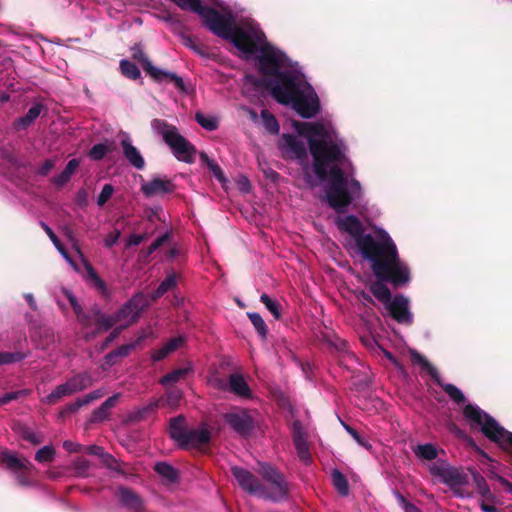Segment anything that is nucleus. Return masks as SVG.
Segmentation results:
<instances>
[{
	"instance_id": "obj_1",
	"label": "nucleus",
	"mask_w": 512,
	"mask_h": 512,
	"mask_svg": "<svg viewBox=\"0 0 512 512\" xmlns=\"http://www.w3.org/2000/svg\"><path fill=\"white\" fill-rule=\"evenodd\" d=\"M292 126L297 134H283L279 139L282 154L302 166L309 186L323 184V200L337 213L346 212L350 206L356 208L362 201L363 189L354 178L348 145L332 117L294 121Z\"/></svg>"
},
{
	"instance_id": "obj_2",
	"label": "nucleus",
	"mask_w": 512,
	"mask_h": 512,
	"mask_svg": "<svg viewBox=\"0 0 512 512\" xmlns=\"http://www.w3.org/2000/svg\"><path fill=\"white\" fill-rule=\"evenodd\" d=\"M248 23L253 26L252 31L243 39L248 49L232 44L245 58L256 54V67L268 80L271 94L278 103L291 106L302 118L315 117L320 112V100L302 68L298 63L292 62L282 50L266 41L264 32L254 19L247 17L236 20L233 32L236 33Z\"/></svg>"
},
{
	"instance_id": "obj_3",
	"label": "nucleus",
	"mask_w": 512,
	"mask_h": 512,
	"mask_svg": "<svg viewBox=\"0 0 512 512\" xmlns=\"http://www.w3.org/2000/svg\"><path fill=\"white\" fill-rule=\"evenodd\" d=\"M335 223L347 235L345 247L349 254L368 261L378 279L394 286L409 282V268L399 259L396 245L384 229L365 233L362 222L354 215L338 216Z\"/></svg>"
},
{
	"instance_id": "obj_4",
	"label": "nucleus",
	"mask_w": 512,
	"mask_h": 512,
	"mask_svg": "<svg viewBox=\"0 0 512 512\" xmlns=\"http://www.w3.org/2000/svg\"><path fill=\"white\" fill-rule=\"evenodd\" d=\"M231 472L238 484L247 492L272 501H279L287 495V483L283 476L270 464L259 463V473L267 482L268 488L259 484L258 480L247 470L234 466Z\"/></svg>"
},
{
	"instance_id": "obj_5",
	"label": "nucleus",
	"mask_w": 512,
	"mask_h": 512,
	"mask_svg": "<svg viewBox=\"0 0 512 512\" xmlns=\"http://www.w3.org/2000/svg\"><path fill=\"white\" fill-rule=\"evenodd\" d=\"M463 414L472 428H479L490 441L512 455V432L504 429L493 417L476 405L467 404Z\"/></svg>"
},
{
	"instance_id": "obj_6",
	"label": "nucleus",
	"mask_w": 512,
	"mask_h": 512,
	"mask_svg": "<svg viewBox=\"0 0 512 512\" xmlns=\"http://www.w3.org/2000/svg\"><path fill=\"white\" fill-rule=\"evenodd\" d=\"M151 129L155 134L162 137L179 161L193 162L195 148L179 133L175 126L162 119H153L151 121Z\"/></svg>"
},
{
	"instance_id": "obj_7",
	"label": "nucleus",
	"mask_w": 512,
	"mask_h": 512,
	"mask_svg": "<svg viewBox=\"0 0 512 512\" xmlns=\"http://www.w3.org/2000/svg\"><path fill=\"white\" fill-rule=\"evenodd\" d=\"M429 473L443 484L452 489L455 495L465 498L469 493L463 491L464 486L468 484V475L461 469L452 466L447 460L439 459L427 466Z\"/></svg>"
},
{
	"instance_id": "obj_8",
	"label": "nucleus",
	"mask_w": 512,
	"mask_h": 512,
	"mask_svg": "<svg viewBox=\"0 0 512 512\" xmlns=\"http://www.w3.org/2000/svg\"><path fill=\"white\" fill-rule=\"evenodd\" d=\"M92 383L93 379L90 374H77L68 379L65 383L58 385L50 394L41 398V402L47 405H53L66 396H70L90 387Z\"/></svg>"
},
{
	"instance_id": "obj_9",
	"label": "nucleus",
	"mask_w": 512,
	"mask_h": 512,
	"mask_svg": "<svg viewBox=\"0 0 512 512\" xmlns=\"http://www.w3.org/2000/svg\"><path fill=\"white\" fill-rule=\"evenodd\" d=\"M148 305L149 302L146 295L143 293H136L115 312L118 326L121 327V329H125L132 323L136 322L139 314Z\"/></svg>"
},
{
	"instance_id": "obj_10",
	"label": "nucleus",
	"mask_w": 512,
	"mask_h": 512,
	"mask_svg": "<svg viewBox=\"0 0 512 512\" xmlns=\"http://www.w3.org/2000/svg\"><path fill=\"white\" fill-rule=\"evenodd\" d=\"M132 57L142 64L143 69L149 73L155 80L162 81L169 79L174 82L177 89L180 91L185 90L183 79L175 73L155 67L140 46L136 45L132 48Z\"/></svg>"
},
{
	"instance_id": "obj_11",
	"label": "nucleus",
	"mask_w": 512,
	"mask_h": 512,
	"mask_svg": "<svg viewBox=\"0 0 512 512\" xmlns=\"http://www.w3.org/2000/svg\"><path fill=\"white\" fill-rule=\"evenodd\" d=\"M183 398V392L180 389H168L164 396L152 400L149 404L138 409L136 412V418H143L146 414L154 411L156 408H166L169 410H176Z\"/></svg>"
},
{
	"instance_id": "obj_12",
	"label": "nucleus",
	"mask_w": 512,
	"mask_h": 512,
	"mask_svg": "<svg viewBox=\"0 0 512 512\" xmlns=\"http://www.w3.org/2000/svg\"><path fill=\"white\" fill-rule=\"evenodd\" d=\"M411 358L414 363L420 365L423 370L427 371V373L443 387L444 391L448 394V396L454 402H456V403H464L465 402V396H464L463 392L460 389H458L455 385L440 383L439 375H438L436 368L433 367L424 356H422L421 354H419L416 351H412Z\"/></svg>"
},
{
	"instance_id": "obj_13",
	"label": "nucleus",
	"mask_w": 512,
	"mask_h": 512,
	"mask_svg": "<svg viewBox=\"0 0 512 512\" xmlns=\"http://www.w3.org/2000/svg\"><path fill=\"white\" fill-rule=\"evenodd\" d=\"M225 422L238 434L249 435L254 428V420L250 414L240 408L233 409L223 415Z\"/></svg>"
},
{
	"instance_id": "obj_14",
	"label": "nucleus",
	"mask_w": 512,
	"mask_h": 512,
	"mask_svg": "<svg viewBox=\"0 0 512 512\" xmlns=\"http://www.w3.org/2000/svg\"><path fill=\"white\" fill-rule=\"evenodd\" d=\"M390 315L400 324L410 325L413 315L410 311L409 299L403 295H396L385 306Z\"/></svg>"
},
{
	"instance_id": "obj_15",
	"label": "nucleus",
	"mask_w": 512,
	"mask_h": 512,
	"mask_svg": "<svg viewBox=\"0 0 512 512\" xmlns=\"http://www.w3.org/2000/svg\"><path fill=\"white\" fill-rule=\"evenodd\" d=\"M174 185L166 177H154L141 185V192L146 197L162 196L172 192Z\"/></svg>"
},
{
	"instance_id": "obj_16",
	"label": "nucleus",
	"mask_w": 512,
	"mask_h": 512,
	"mask_svg": "<svg viewBox=\"0 0 512 512\" xmlns=\"http://www.w3.org/2000/svg\"><path fill=\"white\" fill-rule=\"evenodd\" d=\"M293 442L298 454V457L305 463L309 464L311 461V454L309 451L308 443L304 429L299 420H295L292 424Z\"/></svg>"
},
{
	"instance_id": "obj_17",
	"label": "nucleus",
	"mask_w": 512,
	"mask_h": 512,
	"mask_svg": "<svg viewBox=\"0 0 512 512\" xmlns=\"http://www.w3.org/2000/svg\"><path fill=\"white\" fill-rule=\"evenodd\" d=\"M121 136V147L125 158L131 166L142 170L145 167V161L140 151L132 144L128 133L122 132Z\"/></svg>"
},
{
	"instance_id": "obj_18",
	"label": "nucleus",
	"mask_w": 512,
	"mask_h": 512,
	"mask_svg": "<svg viewBox=\"0 0 512 512\" xmlns=\"http://www.w3.org/2000/svg\"><path fill=\"white\" fill-rule=\"evenodd\" d=\"M211 432L206 424L188 431L187 438L184 441L183 448L200 447L210 441Z\"/></svg>"
},
{
	"instance_id": "obj_19",
	"label": "nucleus",
	"mask_w": 512,
	"mask_h": 512,
	"mask_svg": "<svg viewBox=\"0 0 512 512\" xmlns=\"http://www.w3.org/2000/svg\"><path fill=\"white\" fill-rule=\"evenodd\" d=\"M2 461L14 474L30 471L33 467L28 459L19 457L17 454L8 451L2 453Z\"/></svg>"
},
{
	"instance_id": "obj_20",
	"label": "nucleus",
	"mask_w": 512,
	"mask_h": 512,
	"mask_svg": "<svg viewBox=\"0 0 512 512\" xmlns=\"http://www.w3.org/2000/svg\"><path fill=\"white\" fill-rule=\"evenodd\" d=\"M105 393H106V391L104 389L94 390V391L88 393L87 395H85V396H83L81 398L76 399L74 402L66 405L60 411L59 416L61 418H64L66 415H68L70 413H74L78 409H80L81 407L91 403L94 400H97V399L103 397Z\"/></svg>"
},
{
	"instance_id": "obj_21",
	"label": "nucleus",
	"mask_w": 512,
	"mask_h": 512,
	"mask_svg": "<svg viewBox=\"0 0 512 512\" xmlns=\"http://www.w3.org/2000/svg\"><path fill=\"white\" fill-rule=\"evenodd\" d=\"M119 500L123 507L131 511L140 512L143 510L141 497L126 487L119 488Z\"/></svg>"
},
{
	"instance_id": "obj_22",
	"label": "nucleus",
	"mask_w": 512,
	"mask_h": 512,
	"mask_svg": "<svg viewBox=\"0 0 512 512\" xmlns=\"http://www.w3.org/2000/svg\"><path fill=\"white\" fill-rule=\"evenodd\" d=\"M188 431L185 427V419L182 416L175 417L171 419L169 425V434L170 437L176 441L181 447L184 444L188 435Z\"/></svg>"
},
{
	"instance_id": "obj_23",
	"label": "nucleus",
	"mask_w": 512,
	"mask_h": 512,
	"mask_svg": "<svg viewBox=\"0 0 512 512\" xmlns=\"http://www.w3.org/2000/svg\"><path fill=\"white\" fill-rule=\"evenodd\" d=\"M414 455L422 462L436 461L440 450L432 443L417 444L412 447Z\"/></svg>"
},
{
	"instance_id": "obj_24",
	"label": "nucleus",
	"mask_w": 512,
	"mask_h": 512,
	"mask_svg": "<svg viewBox=\"0 0 512 512\" xmlns=\"http://www.w3.org/2000/svg\"><path fill=\"white\" fill-rule=\"evenodd\" d=\"M229 387L234 394L240 397L249 398L251 396L250 388L243 376L240 374L234 373L230 375Z\"/></svg>"
},
{
	"instance_id": "obj_25",
	"label": "nucleus",
	"mask_w": 512,
	"mask_h": 512,
	"mask_svg": "<svg viewBox=\"0 0 512 512\" xmlns=\"http://www.w3.org/2000/svg\"><path fill=\"white\" fill-rule=\"evenodd\" d=\"M121 394L116 393L109 398H107L101 406L94 411L93 420L94 421H102L108 417L109 410L116 405L117 400L120 398Z\"/></svg>"
},
{
	"instance_id": "obj_26",
	"label": "nucleus",
	"mask_w": 512,
	"mask_h": 512,
	"mask_svg": "<svg viewBox=\"0 0 512 512\" xmlns=\"http://www.w3.org/2000/svg\"><path fill=\"white\" fill-rule=\"evenodd\" d=\"M95 321H96V330L93 333H98L100 331H107L114 327L115 325H118L115 313L113 314H104V313H97L95 315Z\"/></svg>"
},
{
	"instance_id": "obj_27",
	"label": "nucleus",
	"mask_w": 512,
	"mask_h": 512,
	"mask_svg": "<svg viewBox=\"0 0 512 512\" xmlns=\"http://www.w3.org/2000/svg\"><path fill=\"white\" fill-rule=\"evenodd\" d=\"M42 110L43 106L40 103L32 105L27 111V113L23 117L18 119L17 126L21 129L27 128L40 116Z\"/></svg>"
},
{
	"instance_id": "obj_28",
	"label": "nucleus",
	"mask_w": 512,
	"mask_h": 512,
	"mask_svg": "<svg viewBox=\"0 0 512 512\" xmlns=\"http://www.w3.org/2000/svg\"><path fill=\"white\" fill-rule=\"evenodd\" d=\"M191 371H192V367L190 365L186 366V367L175 369L172 372L164 375L160 379L159 382L163 386H167L169 384L176 383V382L180 381L181 379H184L186 377V375H188Z\"/></svg>"
},
{
	"instance_id": "obj_29",
	"label": "nucleus",
	"mask_w": 512,
	"mask_h": 512,
	"mask_svg": "<svg viewBox=\"0 0 512 512\" xmlns=\"http://www.w3.org/2000/svg\"><path fill=\"white\" fill-rule=\"evenodd\" d=\"M200 160L202 163H205L213 176L222 183V186L225 188V185L227 183V179L224 176V173L221 169V167L213 160L208 157V155L204 152L200 153Z\"/></svg>"
},
{
	"instance_id": "obj_30",
	"label": "nucleus",
	"mask_w": 512,
	"mask_h": 512,
	"mask_svg": "<svg viewBox=\"0 0 512 512\" xmlns=\"http://www.w3.org/2000/svg\"><path fill=\"white\" fill-rule=\"evenodd\" d=\"M264 129L270 134L277 135L280 131L279 123L276 117L268 110H262L260 121Z\"/></svg>"
},
{
	"instance_id": "obj_31",
	"label": "nucleus",
	"mask_w": 512,
	"mask_h": 512,
	"mask_svg": "<svg viewBox=\"0 0 512 512\" xmlns=\"http://www.w3.org/2000/svg\"><path fill=\"white\" fill-rule=\"evenodd\" d=\"M79 166V160L77 159H71L68 164L66 165L65 169L57 176L54 177L53 183L57 186H63L66 184L75 170Z\"/></svg>"
},
{
	"instance_id": "obj_32",
	"label": "nucleus",
	"mask_w": 512,
	"mask_h": 512,
	"mask_svg": "<svg viewBox=\"0 0 512 512\" xmlns=\"http://www.w3.org/2000/svg\"><path fill=\"white\" fill-rule=\"evenodd\" d=\"M371 292L381 303L384 304V306H386L392 299L390 290L382 282L374 283L371 286Z\"/></svg>"
},
{
	"instance_id": "obj_33",
	"label": "nucleus",
	"mask_w": 512,
	"mask_h": 512,
	"mask_svg": "<svg viewBox=\"0 0 512 512\" xmlns=\"http://www.w3.org/2000/svg\"><path fill=\"white\" fill-rule=\"evenodd\" d=\"M65 294H66V296H67L71 306L74 309V312H75V314L77 316L78 321L84 327H88L89 326V317L82 310V307L78 303L76 297L71 292H68V291H66Z\"/></svg>"
},
{
	"instance_id": "obj_34",
	"label": "nucleus",
	"mask_w": 512,
	"mask_h": 512,
	"mask_svg": "<svg viewBox=\"0 0 512 512\" xmlns=\"http://www.w3.org/2000/svg\"><path fill=\"white\" fill-rule=\"evenodd\" d=\"M120 70L125 77L132 80H136L141 76L138 66L126 59L120 61Z\"/></svg>"
},
{
	"instance_id": "obj_35",
	"label": "nucleus",
	"mask_w": 512,
	"mask_h": 512,
	"mask_svg": "<svg viewBox=\"0 0 512 512\" xmlns=\"http://www.w3.org/2000/svg\"><path fill=\"white\" fill-rule=\"evenodd\" d=\"M83 262L87 273V278L93 282V284L99 291H101L102 293H106L107 286L105 282L98 276L97 272L91 266V264H89L86 260H83Z\"/></svg>"
},
{
	"instance_id": "obj_36",
	"label": "nucleus",
	"mask_w": 512,
	"mask_h": 512,
	"mask_svg": "<svg viewBox=\"0 0 512 512\" xmlns=\"http://www.w3.org/2000/svg\"><path fill=\"white\" fill-rule=\"evenodd\" d=\"M155 471L162 476L164 479H166L169 482H174L177 480V471L165 462H158L155 465Z\"/></svg>"
},
{
	"instance_id": "obj_37",
	"label": "nucleus",
	"mask_w": 512,
	"mask_h": 512,
	"mask_svg": "<svg viewBox=\"0 0 512 512\" xmlns=\"http://www.w3.org/2000/svg\"><path fill=\"white\" fill-rule=\"evenodd\" d=\"M197 123L208 131H213L218 128V118L212 115H205L201 112H197L195 115Z\"/></svg>"
},
{
	"instance_id": "obj_38",
	"label": "nucleus",
	"mask_w": 512,
	"mask_h": 512,
	"mask_svg": "<svg viewBox=\"0 0 512 512\" xmlns=\"http://www.w3.org/2000/svg\"><path fill=\"white\" fill-rule=\"evenodd\" d=\"M332 481L334 487L342 496H347L349 493V486L345 476L338 470L332 471Z\"/></svg>"
},
{
	"instance_id": "obj_39",
	"label": "nucleus",
	"mask_w": 512,
	"mask_h": 512,
	"mask_svg": "<svg viewBox=\"0 0 512 512\" xmlns=\"http://www.w3.org/2000/svg\"><path fill=\"white\" fill-rule=\"evenodd\" d=\"M176 286V276L175 274H169L158 286L155 290L152 298L157 299L163 296L167 291L173 289Z\"/></svg>"
},
{
	"instance_id": "obj_40",
	"label": "nucleus",
	"mask_w": 512,
	"mask_h": 512,
	"mask_svg": "<svg viewBox=\"0 0 512 512\" xmlns=\"http://www.w3.org/2000/svg\"><path fill=\"white\" fill-rule=\"evenodd\" d=\"M29 355L28 352H0V365L20 362Z\"/></svg>"
},
{
	"instance_id": "obj_41",
	"label": "nucleus",
	"mask_w": 512,
	"mask_h": 512,
	"mask_svg": "<svg viewBox=\"0 0 512 512\" xmlns=\"http://www.w3.org/2000/svg\"><path fill=\"white\" fill-rule=\"evenodd\" d=\"M248 317L253 324L257 333L264 339L267 336V326L263 318L259 313L251 312L248 313Z\"/></svg>"
},
{
	"instance_id": "obj_42",
	"label": "nucleus",
	"mask_w": 512,
	"mask_h": 512,
	"mask_svg": "<svg viewBox=\"0 0 512 512\" xmlns=\"http://www.w3.org/2000/svg\"><path fill=\"white\" fill-rule=\"evenodd\" d=\"M55 457V448L52 445H46L40 448L35 454V460L39 463L53 461Z\"/></svg>"
},
{
	"instance_id": "obj_43",
	"label": "nucleus",
	"mask_w": 512,
	"mask_h": 512,
	"mask_svg": "<svg viewBox=\"0 0 512 512\" xmlns=\"http://www.w3.org/2000/svg\"><path fill=\"white\" fill-rule=\"evenodd\" d=\"M109 150L110 146L107 143H98L90 149L88 156L90 159L98 161L103 159Z\"/></svg>"
},
{
	"instance_id": "obj_44",
	"label": "nucleus",
	"mask_w": 512,
	"mask_h": 512,
	"mask_svg": "<svg viewBox=\"0 0 512 512\" xmlns=\"http://www.w3.org/2000/svg\"><path fill=\"white\" fill-rule=\"evenodd\" d=\"M260 301L265 305L267 310L273 315L275 319L280 318V309L277 301L271 299L267 294L260 296Z\"/></svg>"
},
{
	"instance_id": "obj_45",
	"label": "nucleus",
	"mask_w": 512,
	"mask_h": 512,
	"mask_svg": "<svg viewBox=\"0 0 512 512\" xmlns=\"http://www.w3.org/2000/svg\"><path fill=\"white\" fill-rule=\"evenodd\" d=\"M341 424L343 428L346 430V432L357 442L358 445L364 447L367 450H371L372 445L367 440L362 438L355 429H353L351 426H349L343 421H341Z\"/></svg>"
},
{
	"instance_id": "obj_46",
	"label": "nucleus",
	"mask_w": 512,
	"mask_h": 512,
	"mask_svg": "<svg viewBox=\"0 0 512 512\" xmlns=\"http://www.w3.org/2000/svg\"><path fill=\"white\" fill-rule=\"evenodd\" d=\"M393 494L397 500L398 505L403 509L404 512H422L414 504L407 501L405 497L398 491H394Z\"/></svg>"
},
{
	"instance_id": "obj_47",
	"label": "nucleus",
	"mask_w": 512,
	"mask_h": 512,
	"mask_svg": "<svg viewBox=\"0 0 512 512\" xmlns=\"http://www.w3.org/2000/svg\"><path fill=\"white\" fill-rule=\"evenodd\" d=\"M473 478L479 493L484 497L488 496L490 494V489L485 479L479 473H474Z\"/></svg>"
},
{
	"instance_id": "obj_48",
	"label": "nucleus",
	"mask_w": 512,
	"mask_h": 512,
	"mask_svg": "<svg viewBox=\"0 0 512 512\" xmlns=\"http://www.w3.org/2000/svg\"><path fill=\"white\" fill-rule=\"evenodd\" d=\"M184 342L185 338L182 336L169 339L165 344H163L165 347V352H168L169 354L174 352L176 349L181 347Z\"/></svg>"
},
{
	"instance_id": "obj_49",
	"label": "nucleus",
	"mask_w": 512,
	"mask_h": 512,
	"mask_svg": "<svg viewBox=\"0 0 512 512\" xmlns=\"http://www.w3.org/2000/svg\"><path fill=\"white\" fill-rule=\"evenodd\" d=\"M154 337V331L151 328H145L138 332L137 337L132 341V343L135 344V347L137 348L146 339Z\"/></svg>"
},
{
	"instance_id": "obj_50",
	"label": "nucleus",
	"mask_w": 512,
	"mask_h": 512,
	"mask_svg": "<svg viewBox=\"0 0 512 512\" xmlns=\"http://www.w3.org/2000/svg\"><path fill=\"white\" fill-rule=\"evenodd\" d=\"M113 191L114 189L110 184H105L98 196V205L103 206L111 198Z\"/></svg>"
},
{
	"instance_id": "obj_51",
	"label": "nucleus",
	"mask_w": 512,
	"mask_h": 512,
	"mask_svg": "<svg viewBox=\"0 0 512 512\" xmlns=\"http://www.w3.org/2000/svg\"><path fill=\"white\" fill-rule=\"evenodd\" d=\"M54 246L59 251V253L62 255V257L70 264V266L78 271V267L75 264V262L72 260V258L68 255L62 244L60 243L59 239L56 237L54 240H52Z\"/></svg>"
},
{
	"instance_id": "obj_52",
	"label": "nucleus",
	"mask_w": 512,
	"mask_h": 512,
	"mask_svg": "<svg viewBox=\"0 0 512 512\" xmlns=\"http://www.w3.org/2000/svg\"><path fill=\"white\" fill-rule=\"evenodd\" d=\"M134 349H136L135 344L132 342L119 346L117 349H114V353L117 358H125L127 357Z\"/></svg>"
},
{
	"instance_id": "obj_53",
	"label": "nucleus",
	"mask_w": 512,
	"mask_h": 512,
	"mask_svg": "<svg viewBox=\"0 0 512 512\" xmlns=\"http://www.w3.org/2000/svg\"><path fill=\"white\" fill-rule=\"evenodd\" d=\"M117 360H118V358L115 355L114 351L112 350L111 352L106 354L105 357L103 358V360L101 362V369L103 371L108 370L109 368H111L113 365H115L117 363Z\"/></svg>"
},
{
	"instance_id": "obj_54",
	"label": "nucleus",
	"mask_w": 512,
	"mask_h": 512,
	"mask_svg": "<svg viewBox=\"0 0 512 512\" xmlns=\"http://www.w3.org/2000/svg\"><path fill=\"white\" fill-rule=\"evenodd\" d=\"M183 44L187 48H189L193 52H195L196 54H198L200 56H205V53H204L203 49L198 44L195 43L193 38H191L189 36L183 37Z\"/></svg>"
},
{
	"instance_id": "obj_55",
	"label": "nucleus",
	"mask_w": 512,
	"mask_h": 512,
	"mask_svg": "<svg viewBox=\"0 0 512 512\" xmlns=\"http://www.w3.org/2000/svg\"><path fill=\"white\" fill-rule=\"evenodd\" d=\"M258 84H259V81L255 76H252V75L245 76L244 81H243V88H242L243 94L248 97L249 96V88L252 86H258Z\"/></svg>"
},
{
	"instance_id": "obj_56",
	"label": "nucleus",
	"mask_w": 512,
	"mask_h": 512,
	"mask_svg": "<svg viewBox=\"0 0 512 512\" xmlns=\"http://www.w3.org/2000/svg\"><path fill=\"white\" fill-rule=\"evenodd\" d=\"M236 184H237L238 189L242 193L250 192L251 185H250L249 179L246 176H244V175L238 176V178L236 180Z\"/></svg>"
},
{
	"instance_id": "obj_57",
	"label": "nucleus",
	"mask_w": 512,
	"mask_h": 512,
	"mask_svg": "<svg viewBox=\"0 0 512 512\" xmlns=\"http://www.w3.org/2000/svg\"><path fill=\"white\" fill-rule=\"evenodd\" d=\"M168 239V235L164 234L155 239L148 247V254L154 253L159 247H161Z\"/></svg>"
},
{
	"instance_id": "obj_58",
	"label": "nucleus",
	"mask_w": 512,
	"mask_h": 512,
	"mask_svg": "<svg viewBox=\"0 0 512 512\" xmlns=\"http://www.w3.org/2000/svg\"><path fill=\"white\" fill-rule=\"evenodd\" d=\"M120 238V231L119 230H115L113 232H110L104 239V245L107 247V248H110L112 247L113 245H115L118 240Z\"/></svg>"
},
{
	"instance_id": "obj_59",
	"label": "nucleus",
	"mask_w": 512,
	"mask_h": 512,
	"mask_svg": "<svg viewBox=\"0 0 512 512\" xmlns=\"http://www.w3.org/2000/svg\"><path fill=\"white\" fill-rule=\"evenodd\" d=\"M63 448L70 453L81 452L82 450H84V447L82 445L69 440L63 442Z\"/></svg>"
},
{
	"instance_id": "obj_60",
	"label": "nucleus",
	"mask_w": 512,
	"mask_h": 512,
	"mask_svg": "<svg viewBox=\"0 0 512 512\" xmlns=\"http://www.w3.org/2000/svg\"><path fill=\"white\" fill-rule=\"evenodd\" d=\"M90 463L86 459H79L75 462V470L79 475H85L89 469Z\"/></svg>"
},
{
	"instance_id": "obj_61",
	"label": "nucleus",
	"mask_w": 512,
	"mask_h": 512,
	"mask_svg": "<svg viewBox=\"0 0 512 512\" xmlns=\"http://www.w3.org/2000/svg\"><path fill=\"white\" fill-rule=\"evenodd\" d=\"M123 329H121V327H117L115 328L110 334L109 336L105 339V341L103 342L102 344V349H106L119 335L120 333L122 332Z\"/></svg>"
},
{
	"instance_id": "obj_62",
	"label": "nucleus",
	"mask_w": 512,
	"mask_h": 512,
	"mask_svg": "<svg viewBox=\"0 0 512 512\" xmlns=\"http://www.w3.org/2000/svg\"><path fill=\"white\" fill-rule=\"evenodd\" d=\"M103 461L109 469L115 470V471H117L119 469V464H118L117 460L110 454L105 453L103 456Z\"/></svg>"
},
{
	"instance_id": "obj_63",
	"label": "nucleus",
	"mask_w": 512,
	"mask_h": 512,
	"mask_svg": "<svg viewBox=\"0 0 512 512\" xmlns=\"http://www.w3.org/2000/svg\"><path fill=\"white\" fill-rule=\"evenodd\" d=\"M103 461L109 469L115 470V471H117L119 469V464H118L117 460L110 454L105 453L103 456Z\"/></svg>"
},
{
	"instance_id": "obj_64",
	"label": "nucleus",
	"mask_w": 512,
	"mask_h": 512,
	"mask_svg": "<svg viewBox=\"0 0 512 512\" xmlns=\"http://www.w3.org/2000/svg\"><path fill=\"white\" fill-rule=\"evenodd\" d=\"M240 110L245 112L254 124L259 123L260 117L258 116L255 110L245 105L240 106Z\"/></svg>"
}]
</instances>
